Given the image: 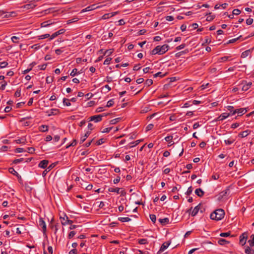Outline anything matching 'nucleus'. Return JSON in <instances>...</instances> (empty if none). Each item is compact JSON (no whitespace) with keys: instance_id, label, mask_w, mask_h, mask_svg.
<instances>
[{"instance_id":"42","label":"nucleus","mask_w":254,"mask_h":254,"mask_svg":"<svg viewBox=\"0 0 254 254\" xmlns=\"http://www.w3.org/2000/svg\"><path fill=\"white\" fill-rule=\"evenodd\" d=\"M140 141H141V140H136L135 141L132 142L130 143V144H131V146H130V147H133L136 146L137 144H139V143Z\"/></svg>"},{"instance_id":"28","label":"nucleus","mask_w":254,"mask_h":254,"mask_svg":"<svg viewBox=\"0 0 254 254\" xmlns=\"http://www.w3.org/2000/svg\"><path fill=\"white\" fill-rule=\"evenodd\" d=\"M52 24L50 20L44 21L41 23V27H46L49 25H50Z\"/></svg>"},{"instance_id":"62","label":"nucleus","mask_w":254,"mask_h":254,"mask_svg":"<svg viewBox=\"0 0 254 254\" xmlns=\"http://www.w3.org/2000/svg\"><path fill=\"white\" fill-rule=\"evenodd\" d=\"M27 149H28V152L29 153H31V154L34 153V152L35 151V148L34 147H28Z\"/></svg>"},{"instance_id":"8","label":"nucleus","mask_w":254,"mask_h":254,"mask_svg":"<svg viewBox=\"0 0 254 254\" xmlns=\"http://www.w3.org/2000/svg\"><path fill=\"white\" fill-rule=\"evenodd\" d=\"M247 238H248V235L246 233H243L240 236V243L242 246L246 244Z\"/></svg>"},{"instance_id":"22","label":"nucleus","mask_w":254,"mask_h":254,"mask_svg":"<svg viewBox=\"0 0 254 254\" xmlns=\"http://www.w3.org/2000/svg\"><path fill=\"white\" fill-rule=\"evenodd\" d=\"M218 243L220 245L223 246L226 244H229L230 243V242L224 239H220L218 241Z\"/></svg>"},{"instance_id":"2","label":"nucleus","mask_w":254,"mask_h":254,"mask_svg":"<svg viewBox=\"0 0 254 254\" xmlns=\"http://www.w3.org/2000/svg\"><path fill=\"white\" fill-rule=\"evenodd\" d=\"M224 215V211L222 209H218L211 213L210 217L212 220L218 221L223 219Z\"/></svg>"},{"instance_id":"6","label":"nucleus","mask_w":254,"mask_h":254,"mask_svg":"<svg viewBox=\"0 0 254 254\" xmlns=\"http://www.w3.org/2000/svg\"><path fill=\"white\" fill-rule=\"evenodd\" d=\"M247 112L246 108H240L234 110L233 113H231L232 116L237 113L239 116H241L245 114Z\"/></svg>"},{"instance_id":"9","label":"nucleus","mask_w":254,"mask_h":254,"mask_svg":"<svg viewBox=\"0 0 254 254\" xmlns=\"http://www.w3.org/2000/svg\"><path fill=\"white\" fill-rule=\"evenodd\" d=\"M229 193V189H227L225 190H223L219 193L218 195V199L219 200H222L224 196L227 195V194Z\"/></svg>"},{"instance_id":"19","label":"nucleus","mask_w":254,"mask_h":254,"mask_svg":"<svg viewBox=\"0 0 254 254\" xmlns=\"http://www.w3.org/2000/svg\"><path fill=\"white\" fill-rule=\"evenodd\" d=\"M241 85H243L242 87V90L243 91H246L250 88L246 84V81L243 80L241 83Z\"/></svg>"},{"instance_id":"30","label":"nucleus","mask_w":254,"mask_h":254,"mask_svg":"<svg viewBox=\"0 0 254 254\" xmlns=\"http://www.w3.org/2000/svg\"><path fill=\"white\" fill-rule=\"evenodd\" d=\"M49 127L46 125H42L40 127V130L42 132H46L48 130Z\"/></svg>"},{"instance_id":"12","label":"nucleus","mask_w":254,"mask_h":254,"mask_svg":"<svg viewBox=\"0 0 254 254\" xmlns=\"http://www.w3.org/2000/svg\"><path fill=\"white\" fill-rule=\"evenodd\" d=\"M49 161L47 160L41 161L38 164V167L43 169H45L48 164Z\"/></svg>"},{"instance_id":"29","label":"nucleus","mask_w":254,"mask_h":254,"mask_svg":"<svg viewBox=\"0 0 254 254\" xmlns=\"http://www.w3.org/2000/svg\"><path fill=\"white\" fill-rule=\"evenodd\" d=\"M81 72L77 71V69L74 68L72 69V71L70 73V75L73 77L78 74H80Z\"/></svg>"},{"instance_id":"63","label":"nucleus","mask_w":254,"mask_h":254,"mask_svg":"<svg viewBox=\"0 0 254 254\" xmlns=\"http://www.w3.org/2000/svg\"><path fill=\"white\" fill-rule=\"evenodd\" d=\"M153 127H154V125L153 124H149L146 127V130L149 131V130H151L153 128Z\"/></svg>"},{"instance_id":"35","label":"nucleus","mask_w":254,"mask_h":254,"mask_svg":"<svg viewBox=\"0 0 254 254\" xmlns=\"http://www.w3.org/2000/svg\"><path fill=\"white\" fill-rule=\"evenodd\" d=\"M37 37L39 40H42V39H45L47 38H49V37L50 38V34H45L44 35L38 36Z\"/></svg>"},{"instance_id":"15","label":"nucleus","mask_w":254,"mask_h":254,"mask_svg":"<svg viewBox=\"0 0 254 254\" xmlns=\"http://www.w3.org/2000/svg\"><path fill=\"white\" fill-rule=\"evenodd\" d=\"M36 6V4L33 3H28L25 4L21 6V8H25L26 9H33Z\"/></svg>"},{"instance_id":"51","label":"nucleus","mask_w":254,"mask_h":254,"mask_svg":"<svg viewBox=\"0 0 254 254\" xmlns=\"http://www.w3.org/2000/svg\"><path fill=\"white\" fill-rule=\"evenodd\" d=\"M8 65V63L6 62H3L0 63V67L3 68L5 67Z\"/></svg>"},{"instance_id":"40","label":"nucleus","mask_w":254,"mask_h":254,"mask_svg":"<svg viewBox=\"0 0 254 254\" xmlns=\"http://www.w3.org/2000/svg\"><path fill=\"white\" fill-rule=\"evenodd\" d=\"M114 99H111L110 100L108 101V102L107 103L106 107H111L114 105Z\"/></svg>"},{"instance_id":"44","label":"nucleus","mask_w":254,"mask_h":254,"mask_svg":"<svg viewBox=\"0 0 254 254\" xmlns=\"http://www.w3.org/2000/svg\"><path fill=\"white\" fill-rule=\"evenodd\" d=\"M230 235H231V232L229 231V232H226V233H220V236L222 237H227L230 236Z\"/></svg>"},{"instance_id":"11","label":"nucleus","mask_w":254,"mask_h":254,"mask_svg":"<svg viewBox=\"0 0 254 254\" xmlns=\"http://www.w3.org/2000/svg\"><path fill=\"white\" fill-rule=\"evenodd\" d=\"M8 171L10 173L13 174V175L16 176L18 179L20 180H21V177L19 175V174L13 168H9L8 169Z\"/></svg>"},{"instance_id":"34","label":"nucleus","mask_w":254,"mask_h":254,"mask_svg":"<svg viewBox=\"0 0 254 254\" xmlns=\"http://www.w3.org/2000/svg\"><path fill=\"white\" fill-rule=\"evenodd\" d=\"M245 252L246 254H254V251L252 250L249 247H247L245 249Z\"/></svg>"},{"instance_id":"37","label":"nucleus","mask_w":254,"mask_h":254,"mask_svg":"<svg viewBox=\"0 0 254 254\" xmlns=\"http://www.w3.org/2000/svg\"><path fill=\"white\" fill-rule=\"evenodd\" d=\"M59 224L57 223L55 225H51L52 229H54V233L56 234L58 230Z\"/></svg>"},{"instance_id":"14","label":"nucleus","mask_w":254,"mask_h":254,"mask_svg":"<svg viewBox=\"0 0 254 254\" xmlns=\"http://www.w3.org/2000/svg\"><path fill=\"white\" fill-rule=\"evenodd\" d=\"M96 8H97V7L96 6L95 4H92V5H91L87 7L86 8L82 9L81 10V12L89 11L94 10V9H96Z\"/></svg>"},{"instance_id":"27","label":"nucleus","mask_w":254,"mask_h":254,"mask_svg":"<svg viewBox=\"0 0 254 254\" xmlns=\"http://www.w3.org/2000/svg\"><path fill=\"white\" fill-rule=\"evenodd\" d=\"M26 141V138L24 137L15 140L16 143H18V144H20V143L25 144Z\"/></svg>"},{"instance_id":"18","label":"nucleus","mask_w":254,"mask_h":254,"mask_svg":"<svg viewBox=\"0 0 254 254\" xmlns=\"http://www.w3.org/2000/svg\"><path fill=\"white\" fill-rule=\"evenodd\" d=\"M173 136H167L165 138V140L166 141L169 143V146H171L173 144H174V142L172 141Z\"/></svg>"},{"instance_id":"59","label":"nucleus","mask_w":254,"mask_h":254,"mask_svg":"<svg viewBox=\"0 0 254 254\" xmlns=\"http://www.w3.org/2000/svg\"><path fill=\"white\" fill-rule=\"evenodd\" d=\"M241 13V11L239 9H235L233 11V15H239Z\"/></svg>"},{"instance_id":"55","label":"nucleus","mask_w":254,"mask_h":254,"mask_svg":"<svg viewBox=\"0 0 254 254\" xmlns=\"http://www.w3.org/2000/svg\"><path fill=\"white\" fill-rule=\"evenodd\" d=\"M192 188L191 186H190L188 189V190H187V192H186V194L187 195H190L192 193Z\"/></svg>"},{"instance_id":"49","label":"nucleus","mask_w":254,"mask_h":254,"mask_svg":"<svg viewBox=\"0 0 254 254\" xmlns=\"http://www.w3.org/2000/svg\"><path fill=\"white\" fill-rule=\"evenodd\" d=\"M76 234V232L74 231H72L69 232V233L68 235V239H71L73 238L74 235Z\"/></svg>"},{"instance_id":"48","label":"nucleus","mask_w":254,"mask_h":254,"mask_svg":"<svg viewBox=\"0 0 254 254\" xmlns=\"http://www.w3.org/2000/svg\"><path fill=\"white\" fill-rule=\"evenodd\" d=\"M150 218L153 223H155L156 220V215L154 214H150Z\"/></svg>"},{"instance_id":"60","label":"nucleus","mask_w":254,"mask_h":254,"mask_svg":"<svg viewBox=\"0 0 254 254\" xmlns=\"http://www.w3.org/2000/svg\"><path fill=\"white\" fill-rule=\"evenodd\" d=\"M186 47V44H182L181 45H180V46H177L176 49L177 50H180L183 48H184L185 47Z\"/></svg>"},{"instance_id":"32","label":"nucleus","mask_w":254,"mask_h":254,"mask_svg":"<svg viewBox=\"0 0 254 254\" xmlns=\"http://www.w3.org/2000/svg\"><path fill=\"white\" fill-rule=\"evenodd\" d=\"M121 120V118H117L116 119H114L110 121V124L115 125V124H117V123H118L119 122H120Z\"/></svg>"},{"instance_id":"53","label":"nucleus","mask_w":254,"mask_h":254,"mask_svg":"<svg viewBox=\"0 0 254 254\" xmlns=\"http://www.w3.org/2000/svg\"><path fill=\"white\" fill-rule=\"evenodd\" d=\"M241 37H242V36L241 35V36H240L239 37H238L237 38H235V39H233L230 40L228 42V44L233 43L235 42L236 41H237L238 39H240Z\"/></svg>"},{"instance_id":"33","label":"nucleus","mask_w":254,"mask_h":254,"mask_svg":"<svg viewBox=\"0 0 254 254\" xmlns=\"http://www.w3.org/2000/svg\"><path fill=\"white\" fill-rule=\"evenodd\" d=\"M63 104L64 106H69L71 105V103H70L69 99L66 98L63 99Z\"/></svg>"},{"instance_id":"57","label":"nucleus","mask_w":254,"mask_h":254,"mask_svg":"<svg viewBox=\"0 0 254 254\" xmlns=\"http://www.w3.org/2000/svg\"><path fill=\"white\" fill-rule=\"evenodd\" d=\"M19 39V37H16V36H12L11 38V41L13 42V43H17L18 42L17 41V40H18Z\"/></svg>"},{"instance_id":"54","label":"nucleus","mask_w":254,"mask_h":254,"mask_svg":"<svg viewBox=\"0 0 254 254\" xmlns=\"http://www.w3.org/2000/svg\"><path fill=\"white\" fill-rule=\"evenodd\" d=\"M41 47V46L39 44H36L32 45L31 46L32 49H34V50H37L39 49Z\"/></svg>"},{"instance_id":"24","label":"nucleus","mask_w":254,"mask_h":254,"mask_svg":"<svg viewBox=\"0 0 254 254\" xmlns=\"http://www.w3.org/2000/svg\"><path fill=\"white\" fill-rule=\"evenodd\" d=\"M251 53V50L249 49L243 52L241 54V58H245L248 57Z\"/></svg>"},{"instance_id":"23","label":"nucleus","mask_w":254,"mask_h":254,"mask_svg":"<svg viewBox=\"0 0 254 254\" xmlns=\"http://www.w3.org/2000/svg\"><path fill=\"white\" fill-rule=\"evenodd\" d=\"M118 13V12L117 11V12H112V13H107V14H104L103 15V17L104 19L108 18L110 17H111L115 16Z\"/></svg>"},{"instance_id":"64","label":"nucleus","mask_w":254,"mask_h":254,"mask_svg":"<svg viewBox=\"0 0 254 254\" xmlns=\"http://www.w3.org/2000/svg\"><path fill=\"white\" fill-rule=\"evenodd\" d=\"M77 250L76 249H73L70 250L69 252V254H77Z\"/></svg>"},{"instance_id":"43","label":"nucleus","mask_w":254,"mask_h":254,"mask_svg":"<svg viewBox=\"0 0 254 254\" xmlns=\"http://www.w3.org/2000/svg\"><path fill=\"white\" fill-rule=\"evenodd\" d=\"M229 58H230V57H229V56H224V57L220 58L219 60V62H226L227 60H229Z\"/></svg>"},{"instance_id":"26","label":"nucleus","mask_w":254,"mask_h":254,"mask_svg":"<svg viewBox=\"0 0 254 254\" xmlns=\"http://www.w3.org/2000/svg\"><path fill=\"white\" fill-rule=\"evenodd\" d=\"M189 51L188 49H186L184 51L178 52L175 54V57L176 58H179L181 56H182L183 54H187L189 53Z\"/></svg>"},{"instance_id":"3","label":"nucleus","mask_w":254,"mask_h":254,"mask_svg":"<svg viewBox=\"0 0 254 254\" xmlns=\"http://www.w3.org/2000/svg\"><path fill=\"white\" fill-rule=\"evenodd\" d=\"M201 206V203L198 204L196 206H195L192 211H191L192 207H191L187 211V213L191 214L192 216H195L198 212L199 210L200 209Z\"/></svg>"},{"instance_id":"10","label":"nucleus","mask_w":254,"mask_h":254,"mask_svg":"<svg viewBox=\"0 0 254 254\" xmlns=\"http://www.w3.org/2000/svg\"><path fill=\"white\" fill-rule=\"evenodd\" d=\"M170 242H164L161 246L160 250H159L158 253H162L165 250H166L170 245Z\"/></svg>"},{"instance_id":"31","label":"nucleus","mask_w":254,"mask_h":254,"mask_svg":"<svg viewBox=\"0 0 254 254\" xmlns=\"http://www.w3.org/2000/svg\"><path fill=\"white\" fill-rule=\"evenodd\" d=\"M118 220L122 222H129L131 220L129 217H119Z\"/></svg>"},{"instance_id":"52","label":"nucleus","mask_w":254,"mask_h":254,"mask_svg":"<svg viewBox=\"0 0 254 254\" xmlns=\"http://www.w3.org/2000/svg\"><path fill=\"white\" fill-rule=\"evenodd\" d=\"M145 84L148 86L151 85L153 84V80L150 79H148L145 81Z\"/></svg>"},{"instance_id":"4","label":"nucleus","mask_w":254,"mask_h":254,"mask_svg":"<svg viewBox=\"0 0 254 254\" xmlns=\"http://www.w3.org/2000/svg\"><path fill=\"white\" fill-rule=\"evenodd\" d=\"M105 116L104 114H102L91 116L89 118V121H94L95 123L99 122L102 121V117Z\"/></svg>"},{"instance_id":"39","label":"nucleus","mask_w":254,"mask_h":254,"mask_svg":"<svg viewBox=\"0 0 254 254\" xmlns=\"http://www.w3.org/2000/svg\"><path fill=\"white\" fill-rule=\"evenodd\" d=\"M138 243L140 245H144L148 243L147 240L146 239H141L138 240Z\"/></svg>"},{"instance_id":"1","label":"nucleus","mask_w":254,"mask_h":254,"mask_svg":"<svg viewBox=\"0 0 254 254\" xmlns=\"http://www.w3.org/2000/svg\"><path fill=\"white\" fill-rule=\"evenodd\" d=\"M169 49V46L167 44H164L161 46H157L150 52L151 55H162L165 53Z\"/></svg>"},{"instance_id":"36","label":"nucleus","mask_w":254,"mask_h":254,"mask_svg":"<svg viewBox=\"0 0 254 254\" xmlns=\"http://www.w3.org/2000/svg\"><path fill=\"white\" fill-rule=\"evenodd\" d=\"M215 18V15H211V13H209V15L207 16L206 17V20L207 21H212V20H213Z\"/></svg>"},{"instance_id":"7","label":"nucleus","mask_w":254,"mask_h":254,"mask_svg":"<svg viewBox=\"0 0 254 254\" xmlns=\"http://www.w3.org/2000/svg\"><path fill=\"white\" fill-rule=\"evenodd\" d=\"M230 116H232L231 113H223L221 114L218 117H217L215 120V121L216 122L220 121H223Z\"/></svg>"},{"instance_id":"50","label":"nucleus","mask_w":254,"mask_h":254,"mask_svg":"<svg viewBox=\"0 0 254 254\" xmlns=\"http://www.w3.org/2000/svg\"><path fill=\"white\" fill-rule=\"evenodd\" d=\"M165 74H162V73L161 72H158L156 73H155V74H154V77H157L158 76H159V77H163L164 76H165Z\"/></svg>"},{"instance_id":"56","label":"nucleus","mask_w":254,"mask_h":254,"mask_svg":"<svg viewBox=\"0 0 254 254\" xmlns=\"http://www.w3.org/2000/svg\"><path fill=\"white\" fill-rule=\"evenodd\" d=\"M20 95H21V90L17 89V90L16 91V92H15L14 96L15 97H19L20 96Z\"/></svg>"},{"instance_id":"25","label":"nucleus","mask_w":254,"mask_h":254,"mask_svg":"<svg viewBox=\"0 0 254 254\" xmlns=\"http://www.w3.org/2000/svg\"><path fill=\"white\" fill-rule=\"evenodd\" d=\"M121 189H122V188H109L108 189V191L110 192H115L117 193H120V190Z\"/></svg>"},{"instance_id":"45","label":"nucleus","mask_w":254,"mask_h":254,"mask_svg":"<svg viewBox=\"0 0 254 254\" xmlns=\"http://www.w3.org/2000/svg\"><path fill=\"white\" fill-rule=\"evenodd\" d=\"M59 35L58 32L56 31V32L54 33L52 35H51V36L50 35L49 40H53V39H54L55 38H56V37H57Z\"/></svg>"},{"instance_id":"16","label":"nucleus","mask_w":254,"mask_h":254,"mask_svg":"<svg viewBox=\"0 0 254 254\" xmlns=\"http://www.w3.org/2000/svg\"><path fill=\"white\" fill-rule=\"evenodd\" d=\"M195 193L199 197H202L204 194V192L201 189L198 188L195 190Z\"/></svg>"},{"instance_id":"17","label":"nucleus","mask_w":254,"mask_h":254,"mask_svg":"<svg viewBox=\"0 0 254 254\" xmlns=\"http://www.w3.org/2000/svg\"><path fill=\"white\" fill-rule=\"evenodd\" d=\"M90 133L91 131H88L85 133L84 136H81L80 140V143H82L86 140V139L89 136Z\"/></svg>"},{"instance_id":"20","label":"nucleus","mask_w":254,"mask_h":254,"mask_svg":"<svg viewBox=\"0 0 254 254\" xmlns=\"http://www.w3.org/2000/svg\"><path fill=\"white\" fill-rule=\"evenodd\" d=\"M65 217H66V220L65 221H62V224L63 225H65L66 224L71 225L73 221L71 220L68 219V217L65 215Z\"/></svg>"},{"instance_id":"13","label":"nucleus","mask_w":254,"mask_h":254,"mask_svg":"<svg viewBox=\"0 0 254 254\" xmlns=\"http://www.w3.org/2000/svg\"><path fill=\"white\" fill-rule=\"evenodd\" d=\"M251 131L250 130H246L240 132L238 134L239 137L243 138L247 137L250 133Z\"/></svg>"},{"instance_id":"47","label":"nucleus","mask_w":254,"mask_h":254,"mask_svg":"<svg viewBox=\"0 0 254 254\" xmlns=\"http://www.w3.org/2000/svg\"><path fill=\"white\" fill-rule=\"evenodd\" d=\"M198 26V24L195 23L190 25L189 27L190 28V30H193L197 28Z\"/></svg>"},{"instance_id":"38","label":"nucleus","mask_w":254,"mask_h":254,"mask_svg":"<svg viewBox=\"0 0 254 254\" xmlns=\"http://www.w3.org/2000/svg\"><path fill=\"white\" fill-rule=\"evenodd\" d=\"M113 49H109V50H106L104 53V56L106 55H107V56H109L110 55H111L112 54V53H113Z\"/></svg>"},{"instance_id":"58","label":"nucleus","mask_w":254,"mask_h":254,"mask_svg":"<svg viewBox=\"0 0 254 254\" xmlns=\"http://www.w3.org/2000/svg\"><path fill=\"white\" fill-rule=\"evenodd\" d=\"M254 21L253 18H249L246 20V23L247 25H251Z\"/></svg>"},{"instance_id":"46","label":"nucleus","mask_w":254,"mask_h":254,"mask_svg":"<svg viewBox=\"0 0 254 254\" xmlns=\"http://www.w3.org/2000/svg\"><path fill=\"white\" fill-rule=\"evenodd\" d=\"M251 237L253 238L252 240H250L248 241L249 245L251 247H253L254 245V235H252Z\"/></svg>"},{"instance_id":"61","label":"nucleus","mask_w":254,"mask_h":254,"mask_svg":"<svg viewBox=\"0 0 254 254\" xmlns=\"http://www.w3.org/2000/svg\"><path fill=\"white\" fill-rule=\"evenodd\" d=\"M112 128H113V127H106L103 129V130L102 131V132H104V133L109 132Z\"/></svg>"},{"instance_id":"21","label":"nucleus","mask_w":254,"mask_h":254,"mask_svg":"<svg viewBox=\"0 0 254 254\" xmlns=\"http://www.w3.org/2000/svg\"><path fill=\"white\" fill-rule=\"evenodd\" d=\"M159 221L162 225H165L169 223V219L168 218H164L163 219H159Z\"/></svg>"},{"instance_id":"5","label":"nucleus","mask_w":254,"mask_h":254,"mask_svg":"<svg viewBox=\"0 0 254 254\" xmlns=\"http://www.w3.org/2000/svg\"><path fill=\"white\" fill-rule=\"evenodd\" d=\"M39 225L40 227H41L42 229V231L44 234V235H46V231H47V227L45 222L44 221L43 219L42 218H40L39 219Z\"/></svg>"},{"instance_id":"41","label":"nucleus","mask_w":254,"mask_h":254,"mask_svg":"<svg viewBox=\"0 0 254 254\" xmlns=\"http://www.w3.org/2000/svg\"><path fill=\"white\" fill-rule=\"evenodd\" d=\"M24 158H19V159H15L13 161V164H18L19 163H21L22 162H23L24 161Z\"/></svg>"}]
</instances>
